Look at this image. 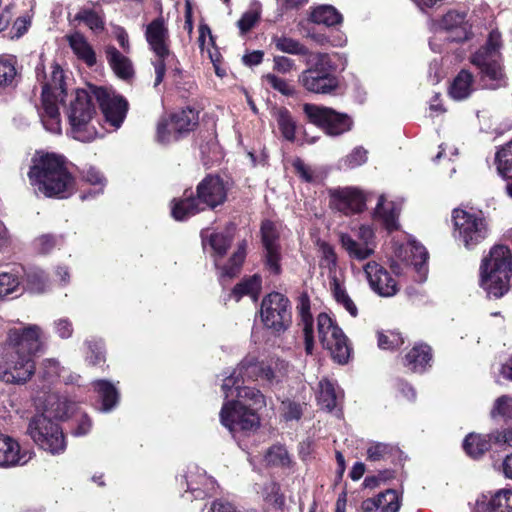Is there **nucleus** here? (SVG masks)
<instances>
[{
  "instance_id": "nucleus-1",
  "label": "nucleus",
  "mask_w": 512,
  "mask_h": 512,
  "mask_svg": "<svg viewBox=\"0 0 512 512\" xmlns=\"http://www.w3.org/2000/svg\"><path fill=\"white\" fill-rule=\"evenodd\" d=\"M30 184L47 197L66 198L74 191V178L61 156L36 154L28 172Z\"/></svg>"
},
{
  "instance_id": "nucleus-2",
  "label": "nucleus",
  "mask_w": 512,
  "mask_h": 512,
  "mask_svg": "<svg viewBox=\"0 0 512 512\" xmlns=\"http://www.w3.org/2000/svg\"><path fill=\"white\" fill-rule=\"evenodd\" d=\"M94 86L89 90L78 89L75 91L66 108V115L69 123L68 134L80 142H91L99 136L97 125L98 114L95 105V97L92 92Z\"/></svg>"
},
{
  "instance_id": "nucleus-3",
  "label": "nucleus",
  "mask_w": 512,
  "mask_h": 512,
  "mask_svg": "<svg viewBox=\"0 0 512 512\" xmlns=\"http://www.w3.org/2000/svg\"><path fill=\"white\" fill-rule=\"evenodd\" d=\"M50 74L40 73L37 68V79L42 86L41 107L38 108L39 117L44 128L53 134H61V118L58 103L63 101L66 93L63 70L59 65L50 67Z\"/></svg>"
},
{
  "instance_id": "nucleus-4",
  "label": "nucleus",
  "mask_w": 512,
  "mask_h": 512,
  "mask_svg": "<svg viewBox=\"0 0 512 512\" xmlns=\"http://www.w3.org/2000/svg\"><path fill=\"white\" fill-rule=\"evenodd\" d=\"M512 255L508 247L495 245L480 267V285L490 297H502L509 290Z\"/></svg>"
},
{
  "instance_id": "nucleus-5",
  "label": "nucleus",
  "mask_w": 512,
  "mask_h": 512,
  "mask_svg": "<svg viewBox=\"0 0 512 512\" xmlns=\"http://www.w3.org/2000/svg\"><path fill=\"white\" fill-rule=\"evenodd\" d=\"M500 35L489 34L486 44L471 56V63L478 69L480 84L484 89L496 90L507 85L500 53Z\"/></svg>"
},
{
  "instance_id": "nucleus-6",
  "label": "nucleus",
  "mask_w": 512,
  "mask_h": 512,
  "mask_svg": "<svg viewBox=\"0 0 512 512\" xmlns=\"http://www.w3.org/2000/svg\"><path fill=\"white\" fill-rule=\"evenodd\" d=\"M335 71L336 66L331 57L325 53H318L310 67L301 72L298 82L308 92L331 94L339 87V79Z\"/></svg>"
},
{
  "instance_id": "nucleus-7",
  "label": "nucleus",
  "mask_w": 512,
  "mask_h": 512,
  "mask_svg": "<svg viewBox=\"0 0 512 512\" xmlns=\"http://www.w3.org/2000/svg\"><path fill=\"white\" fill-rule=\"evenodd\" d=\"M233 229H228L226 233H213L209 236L208 241H206V236L203 235L204 247L206 248L209 245L213 251L215 266L220 270L219 277L221 281L225 278H233L238 273L246 255L245 243H242L230 258L229 263L222 265V257L232 242Z\"/></svg>"
},
{
  "instance_id": "nucleus-8",
  "label": "nucleus",
  "mask_w": 512,
  "mask_h": 512,
  "mask_svg": "<svg viewBox=\"0 0 512 512\" xmlns=\"http://www.w3.org/2000/svg\"><path fill=\"white\" fill-rule=\"evenodd\" d=\"M261 320L264 326L274 335L283 334L292 323L290 302L279 292L265 296L261 303Z\"/></svg>"
},
{
  "instance_id": "nucleus-9",
  "label": "nucleus",
  "mask_w": 512,
  "mask_h": 512,
  "mask_svg": "<svg viewBox=\"0 0 512 512\" xmlns=\"http://www.w3.org/2000/svg\"><path fill=\"white\" fill-rule=\"evenodd\" d=\"M318 337L322 346L327 349L334 361L346 364L350 358L351 347L348 339L329 315L320 313L317 317Z\"/></svg>"
},
{
  "instance_id": "nucleus-10",
  "label": "nucleus",
  "mask_w": 512,
  "mask_h": 512,
  "mask_svg": "<svg viewBox=\"0 0 512 512\" xmlns=\"http://www.w3.org/2000/svg\"><path fill=\"white\" fill-rule=\"evenodd\" d=\"M28 433L41 449L51 454H60L66 448L61 428L44 414L36 415L30 420Z\"/></svg>"
},
{
  "instance_id": "nucleus-11",
  "label": "nucleus",
  "mask_w": 512,
  "mask_h": 512,
  "mask_svg": "<svg viewBox=\"0 0 512 512\" xmlns=\"http://www.w3.org/2000/svg\"><path fill=\"white\" fill-rule=\"evenodd\" d=\"M453 221L455 237L467 249L473 248L487 237L488 228L481 213L455 209Z\"/></svg>"
},
{
  "instance_id": "nucleus-12",
  "label": "nucleus",
  "mask_w": 512,
  "mask_h": 512,
  "mask_svg": "<svg viewBox=\"0 0 512 512\" xmlns=\"http://www.w3.org/2000/svg\"><path fill=\"white\" fill-rule=\"evenodd\" d=\"M303 112L308 120L320 127L326 134L338 136L351 130L353 121L344 113H339L332 108L306 103Z\"/></svg>"
},
{
  "instance_id": "nucleus-13",
  "label": "nucleus",
  "mask_w": 512,
  "mask_h": 512,
  "mask_svg": "<svg viewBox=\"0 0 512 512\" xmlns=\"http://www.w3.org/2000/svg\"><path fill=\"white\" fill-rule=\"evenodd\" d=\"M220 421L234 436L239 432L255 431L260 424L259 417L252 408L228 399L220 411Z\"/></svg>"
},
{
  "instance_id": "nucleus-14",
  "label": "nucleus",
  "mask_w": 512,
  "mask_h": 512,
  "mask_svg": "<svg viewBox=\"0 0 512 512\" xmlns=\"http://www.w3.org/2000/svg\"><path fill=\"white\" fill-rule=\"evenodd\" d=\"M7 341L13 350L33 358L36 354L43 352L45 348L44 331L36 324L10 329L7 334Z\"/></svg>"
},
{
  "instance_id": "nucleus-15",
  "label": "nucleus",
  "mask_w": 512,
  "mask_h": 512,
  "mask_svg": "<svg viewBox=\"0 0 512 512\" xmlns=\"http://www.w3.org/2000/svg\"><path fill=\"white\" fill-rule=\"evenodd\" d=\"M34 373V358L13 349L0 363V380L7 384H24Z\"/></svg>"
},
{
  "instance_id": "nucleus-16",
  "label": "nucleus",
  "mask_w": 512,
  "mask_h": 512,
  "mask_svg": "<svg viewBox=\"0 0 512 512\" xmlns=\"http://www.w3.org/2000/svg\"><path fill=\"white\" fill-rule=\"evenodd\" d=\"M92 92L99 104L107 123L115 129H118L127 114L128 102L113 91H109L103 87H93Z\"/></svg>"
},
{
  "instance_id": "nucleus-17",
  "label": "nucleus",
  "mask_w": 512,
  "mask_h": 512,
  "mask_svg": "<svg viewBox=\"0 0 512 512\" xmlns=\"http://www.w3.org/2000/svg\"><path fill=\"white\" fill-rule=\"evenodd\" d=\"M328 193L330 207L345 216L360 213L365 209V196L357 188L337 187L329 189Z\"/></svg>"
},
{
  "instance_id": "nucleus-18",
  "label": "nucleus",
  "mask_w": 512,
  "mask_h": 512,
  "mask_svg": "<svg viewBox=\"0 0 512 512\" xmlns=\"http://www.w3.org/2000/svg\"><path fill=\"white\" fill-rule=\"evenodd\" d=\"M146 40L150 50L154 53L151 63L155 72L154 87H157L162 83L166 67L173 61L174 55L170 51L168 34H146Z\"/></svg>"
},
{
  "instance_id": "nucleus-19",
  "label": "nucleus",
  "mask_w": 512,
  "mask_h": 512,
  "mask_svg": "<svg viewBox=\"0 0 512 512\" xmlns=\"http://www.w3.org/2000/svg\"><path fill=\"white\" fill-rule=\"evenodd\" d=\"M230 376L239 383H244L245 380H260L267 385H273L279 381L277 373L269 365L258 362L254 356L245 357Z\"/></svg>"
},
{
  "instance_id": "nucleus-20",
  "label": "nucleus",
  "mask_w": 512,
  "mask_h": 512,
  "mask_svg": "<svg viewBox=\"0 0 512 512\" xmlns=\"http://www.w3.org/2000/svg\"><path fill=\"white\" fill-rule=\"evenodd\" d=\"M222 391L225 399L232 398L231 400L244 404L245 407L252 408L254 411L265 404L264 396L258 389L241 386L237 380L233 379V376L224 379Z\"/></svg>"
},
{
  "instance_id": "nucleus-21",
  "label": "nucleus",
  "mask_w": 512,
  "mask_h": 512,
  "mask_svg": "<svg viewBox=\"0 0 512 512\" xmlns=\"http://www.w3.org/2000/svg\"><path fill=\"white\" fill-rule=\"evenodd\" d=\"M227 187L219 176L209 175L197 186V200L201 206L215 208L225 202Z\"/></svg>"
},
{
  "instance_id": "nucleus-22",
  "label": "nucleus",
  "mask_w": 512,
  "mask_h": 512,
  "mask_svg": "<svg viewBox=\"0 0 512 512\" xmlns=\"http://www.w3.org/2000/svg\"><path fill=\"white\" fill-rule=\"evenodd\" d=\"M395 256L407 266L413 267L418 274V281L423 282L426 280L428 252L424 246L415 240L409 241L407 245L401 246L396 250Z\"/></svg>"
},
{
  "instance_id": "nucleus-23",
  "label": "nucleus",
  "mask_w": 512,
  "mask_h": 512,
  "mask_svg": "<svg viewBox=\"0 0 512 512\" xmlns=\"http://www.w3.org/2000/svg\"><path fill=\"white\" fill-rule=\"evenodd\" d=\"M364 272L373 291L383 297L394 296L398 291L396 280L375 261L364 266Z\"/></svg>"
},
{
  "instance_id": "nucleus-24",
  "label": "nucleus",
  "mask_w": 512,
  "mask_h": 512,
  "mask_svg": "<svg viewBox=\"0 0 512 512\" xmlns=\"http://www.w3.org/2000/svg\"><path fill=\"white\" fill-rule=\"evenodd\" d=\"M262 242L265 248L266 265L269 270L278 274L280 267V246L278 243V230L275 223L266 220L261 226Z\"/></svg>"
},
{
  "instance_id": "nucleus-25",
  "label": "nucleus",
  "mask_w": 512,
  "mask_h": 512,
  "mask_svg": "<svg viewBox=\"0 0 512 512\" xmlns=\"http://www.w3.org/2000/svg\"><path fill=\"white\" fill-rule=\"evenodd\" d=\"M32 458V453L22 450L19 443L12 437L0 433V467L11 468L23 466Z\"/></svg>"
},
{
  "instance_id": "nucleus-26",
  "label": "nucleus",
  "mask_w": 512,
  "mask_h": 512,
  "mask_svg": "<svg viewBox=\"0 0 512 512\" xmlns=\"http://www.w3.org/2000/svg\"><path fill=\"white\" fill-rule=\"evenodd\" d=\"M296 309L300 319L299 325L302 326L304 333L305 351L307 354H312L314 348L313 318L310 312V299L307 293L299 295Z\"/></svg>"
},
{
  "instance_id": "nucleus-27",
  "label": "nucleus",
  "mask_w": 512,
  "mask_h": 512,
  "mask_svg": "<svg viewBox=\"0 0 512 512\" xmlns=\"http://www.w3.org/2000/svg\"><path fill=\"white\" fill-rule=\"evenodd\" d=\"M400 498L393 489H387L374 498H368L362 502V512H398Z\"/></svg>"
},
{
  "instance_id": "nucleus-28",
  "label": "nucleus",
  "mask_w": 512,
  "mask_h": 512,
  "mask_svg": "<svg viewBox=\"0 0 512 512\" xmlns=\"http://www.w3.org/2000/svg\"><path fill=\"white\" fill-rule=\"evenodd\" d=\"M400 210V204L388 201L384 195H381L375 208L374 218L391 232L398 229Z\"/></svg>"
},
{
  "instance_id": "nucleus-29",
  "label": "nucleus",
  "mask_w": 512,
  "mask_h": 512,
  "mask_svg": "<svg viewBox=\"0 0 512 512\" xmlns=\"http://www.w3.org/2000/svg\"><path fill=\"white\" fill-rule=\"evenodd\" d=\"M343 397L342 390L332 381L322 379L317 393L318 404L327 411L335 409Z\"/></svg>"
},
{
  "instance_id": "nucleus-30",
  "label": "nucleus",
  "mask_w": 512,
  "mask_h": 512,
  "mask_svg": "<svg viewBox=\"0 0 512 512\" xmlns=\"http://www.w3.org/2000/svg\"><path fill=\"white\" fill-rule=\"evenodd\" d=\"M339 240L349 257L358 261L369 258L374 253L376 247V244H365L364 242L357 241L347 233H340Z\"/></svg>"
},
{
  "instance_id": "nucleus-31",
  "label": "nucleus",
  "mask_w": 512,
  "mask_h": 512,
  "mask_svg": "<svg viewBox=\"0 0 512 512\" xmlns=\"http://www.w3.org/2000/svg\"><path fill=\"white\" fill-rule=\"evenodd\" d=\"M431 348L427 345L414 346L405 356V366L412 372L425 371L431 361Z\"/></svg>"
},
{
  "instance_id": "nucleus-32",
  "label": "nucleus",
  "mask_w": 512,
  "mask_h": 512,
  "mask_svg": "<svg viewBox=\"0 0 512 512\" xmlns=\"http://www.w3.org/2000/svg\"><path fill=\"white\" fill-rule=\"evenodd\" d=\"M106 55L111 68L119 78L126 80L133 76V65L128 57L112 46L107 47Z\"/></svg>"
},
{
  "instance_id": "nucleus-33",
  "label": "nucleus",
  "mask_w": 512,
  "mask_h": 512,
  "mask_svg": "<svg viewBox=\"0 0 512 512\" xmlns=\"http://www.w3.org/2000/svg\"><path fill=\"white\" fill-rule=\"evenodd\" d=\"M309 19L315 24L334 27L341 24L343 17L332 5H320L311 11Z\"/></svg>"
},
{
  "instance_id": "nucleus-34",
  "label": "nucleus",
  "mask_w": 512,
  "mask_h": 512,
  "mask_svg": "<svg viewBox=\"0 0 512 512\" xmlns=\"http://www.w3.org/2000/svg\"><path fill=\"white\" fill-rule=\"evenodd\" d=\"M473 74L468 70H461L454 78L449 94L455 100H463L470 96L473 91Z\"/></svg>"
},
{
  "instance_id": "nucleus-35",
  "label": "nucleus",
  "mask_w": 512,
  "mask_h": 512,
  "mask_svg": "<svg viewBox=\"0 0 512 512\" xmlns=\"http://www.w3.org/2000/svg\"><path fill=\"white\" fill-rule=\"evenodd\" d=\"M67 39L72 51L80 60L88 66H93L96 63L95 52L83 34H69Z\"/></svg>"
},
{
  "instance_id": "nucleus-36",
  "label": "nucleus",
  "mask_w": 512,
  "mask_h": 512,
  "mask_svg": "<svg viewBox=\"0 0 512 512\" xmlns=\"http://www.w3.org/2000/svg\"><path fill=\"white\" fill-rule=\"evenodd\" d=\"M492 439L495 440V434L481 435L471 433L465 438L463 448L469 456L478 458L490 449Z\"/></svg>"
},
{
  "instance_id": "nucleus-37",
  "label": "nucleus",
  "mask_w": 512,
  "mask_h": 512,
  "mask_svg": "<svg viewBox=\"0 0 512 512\" xmlns=\"http://www.w3.org/2000/svg\"><path fill=\"white\" fill-rule=\"evenodd\" d=\"M94 390L102 401V411L109 412L118 404L119 393L111 382L97 380L94 382Z\"/></svg>"
},
{
  "instance_id": "nucleus-38",
  "label": "nucleus",
  "mask_w": 512,
  "mask_h": 512,
  "mask_svg": "<svg viewBox=\"0 0 512 512\" xmlns=\"http://www.w3.org/2000/svg\"><path fill=\"white\" fill-rule=\"evenodd\" d=\"M169 119L175 132H188L198 123V111L187 107L173 113Z\"/></svg>"
},
{
  "instance_id": "nucleus-39",
  "label": "nucleus",
  "mask_w": 512,
  "mask_h": 512,
  "mask_svg": "<svg viewBox=\"0 0 512 512\" xmlns=\"http://www.w3.org/2000/svg\"><path fill=\"white\" fill-rule=\"evenodd\" d=\"M187 487L195 498H202L211 495L215 490V481L208 477L205 472L199 474L197 479H194L190 473L186 476Z\"/></svg>"
},
{
  "instance_id": "nucleus-40",
  "label": "nucleus",
  "mask_w": 512,
  "mask_h": 512,
  "mask_svg": "<svg viewBox=\"0 0 512 512\" xmlns=\"http://www.w3.org/2000/svg\"><path fill=\"white\" fill-rule=\"evenodd\" d=\"M202 210L204 207L200 205L197 198L189 197L178 201L174 200L172 216L178 221H183Z\"/></svg>"
},
{
  "instance_id": "nucleus-41",
  "label": "nucleus",
  "mask_w": 512,
  "mask_h": 512,
  "mask_svg": "<svg viewBox=\"0 0 512 512\" xmlns=\"http://www.w3.org/2000/svg\"><path fill=\"white\" fill-rule=\"evenodd\" d=\"M40 373L42 378L49 383H53L58 378H62L66 384L74 383L79 377L71 375L66 377L64 375L66 370L63 367H60L59 362L55 359H45L42 362V370Z\"/></svg>"
},
{
  "instance_id": "nucleus-42",
  "label": "nucleus",
  "mask_w": 512,
  "mask_h": 512,
  "mask_svg": "<svg viewBox=\"0 0 512 512\" xmlns=\"http://www.w3.org/2000/svg\"><path fill=\"white\" fill-rule=\"evenodd\" d=\"M260 289L261 278L257 275H253L237 284L232 290L230 296L233 297L236 301H239L243 296L248 295L255 301L258 297Z\"/></svg>"
},
{
  "instance_id": "nucleus-43",
  "label": "nucleus",
  "mask_w": 512,
  "mask_h": 512,
  "mask_svg": "<svg viewBox=\"0 0 512 512\" xmlns=\"http://www.w3.org/2000/svg\"><path fill=\"white\" fill-rule=\"evenodd\" d=\"M17 60L13 56H0V89L13 86L17 77Z\"/></svg>"
},
{
  "instance_id": "nucleus-44",
  "label": "nucleus",
  "mask_w": 512,
  "mask_h": 512,
  "mask_svg": "<svg viewBox=\"0 0 512 512\" xmlns=\"http://www.w3.org/2000/svg\"><path fill=\"white\" fill-rule=\"evenodd\" d=\"M262 13V5L257 0H252L248 9L242 14L237 22L240 32H248L259 22Z\"/></svg>"
},
{
  "instance_id": "nucleus-45",
  "label": "nucleus",
  "mask_w": 512,
  "mask_h": 512,
  "mask_svg": "<svg viewBox=\"0 0 512 512\" xmlns=\"http://www.w3.org/2000/svg\"><path fill=\"white\" fill-rule=\"evenodd\" d=\"M274 117L282 136L288 141H293L295 139L296 123L290 112L286 108H279L275 111Z\"/></svg>"
},
{
  "instance_id": "nucleus-46",
  "label": "nucleus",
  "mask_w": 512,
  "mask_h": 512,
  "mask_svg": "<svg viewBox=\"0 0 512 512\" xmlns=\"http://www.w3.org/2000/svg\"><path fill=\"white\" fill-rule=\"evenodd\" d=\"M489 512H512V488L499 489L490 497Z\"/></svg>"
},
{
  "instance_id": "nucleus-47",
  "label": "nucleus",
  "mask_w": 512,
  "mask_h": 512,
  "mask_svg": "<svg viewBox=\"0 0 512 512\" xmlns=\"http://www.w3.org/2000/svg\"><path fill=\"white\" fill-rule=\"evenodd\" d=\"M441 28L448 32L454 30L468 32L471 27L468 26L466 21V13L459 11H449L442 18Z\"/></svg>"
},
{
  "instance_id": "nucleus-48",
  "label": "nucleus",
  "mask_w": 512,
  "mask_h": 512,
  "mask_svg": "<svg viewBox=\"0 0 512 512\" xmlns=\"http://www.w3.org/2000/svg\"><path fill=\"white\" fill-rule=\"evenodd\" d=\"M273 43L278 50L284 53L294 55H305L308 53V49L305 47V45L284 34L281 36H275L273 38Z\"/></svg>"
},
{
  "instance_id": "nucleus-49",
  "label": "nucleus",
  "mask_w": 512,
  "mask_h": 512,
  "mask_svg": "<svg viewBox=\"0 0 512 512\" xmlns=\"http://www.w3.org/2000/svg\"><path fill=\"white\" fill-rule=\"evenodd\" d=\"M265 461L270 466L288 467L291 463L286 448L282 445H274L265 454Z\"/></svg>"
},
{
  "instance_id": "nucleus-50",
  "label": "nucleus",
  "mask_w": 512,
  "mask_h": 512,
  "mask_svg": "<svg viewBox=\"0 0 512 512\" xmlns=\"http://www.w3.org/2000/svg\"><path fill=\"white\" fill-rule=\"evenodd\" d=\"M49 410L54 414L57 418H65L69 417L75 408V403L69 401L66 397H51L48 400Z\"/></svg>"
},
{
  "instance_id": "nucleus-51",
  "label": "nucleus",
  "mask_w": 512,
  "mask_h": 512,
  "mask_svg": "<svg viewBox=\"0 0 512 512\" xmlns=\"http://www.w3.org/2000/svg\"><path fill=\"white\" fill-rule=\"evenodd\" d=\"M258 493L261 494L267 503L275 507H281L284 504V497L280 494V487L272 480L266 481Z\"/></svg>"
},
{
  "instance_id": "nucleus-52",
  "label": "nucleus",
  "mask_w": 512,
  "mask_h": 512,
  "mask_svg": "<svg viewBox=\"0 0 512 512\" xmlns=\"http://www.w3.org/2000/svg\"><path fill=\"white\" fill-rule=\"evenodd\" d=\"M21 284L18 272H4L0 274V297L12 295L19 290Z\"/></svg>"
},
{
  "instance_id": "nucleus-53",
  "label": "nucleus",
  "mask_w": 512,
  "mask_h": 512,
  "mask_svg": "<svg viewBox=\"0 0 512 512\" xmlns=\"http://www.w3.org/2000/svg\"><path fill=\"white\" fill-rule=\"evenodd\" d=\"M333 295L337 303L340 304L352 317H356L358 315V309L354 301L337 281L334 282Z\"/></svg>"
},
{
  "instance_id": "nucleus-54",
  "label": "nucleus",
  "mask_w": 512,
  "mask_h": 512,
  "mask_svg": "<svg viewBox=\"0 0 512 512\" xmlns=\"http://www.w3.org/2000/svg\"><path fill=\"white\" fill-rule=\"evenodd\" d=\"M27 289L33 293L44 292L48 286L47 277L42 270H32L26 274Z\"/></svg>"
},
{
  "instance_id": "nucleus-55",
  "label": "nucleus",
  "mask_w": 512,
  "mask_h": 512,
  "mask_svg": "<svg viewBox=\"0 0 512 512\" xmlns=\"http://www.w3.org/2000/svg\"><path fill=\"white\" fill-rule=\"evenodd\" d=\"M495 161L500 174L512 172V140L497 151Z\"/></svg>"
},
{
  "instance_id": "nucleus-56",
  "label": "nucleus",
  "mask_w": 512,
  "mask_h": 512,
  "mask_svg": "<svg viewBox=\"0 0 512 512\" xmlns=\"http://www.w3.org/2000/svg\"><path fill=\"white\" fill-rule=\"evenodd\" d=\"M317 246L321 257V264L330 271L334 270L337 266V255L334 248L329 243L321 240L317 241Z\"/></svg>"
},
{
  "instance_id": "nucleus-57",
  "label": "nucleus",
  "mask_w": 512,
  "mask_h": 512,
  "mask_svg": "<svg viewBox=\"0 0 512 512\" xmlns=\"http://www.w3.org/2000/svg\"><path fill=\"white\" fill-rule=\"evenodd\" d=\"M82 176L87 183L95 187L93 190L94 194H100L103 192V189L106 185V179L98 169L95 167L84 169Z\"/></svg>"
},
{
  "instance_id": "nucleus-58",
  "label": "nucleus",
  "mask_w": 512,
  "mask_h": 512,
  "mask_svg": "<svg viewBox=\"0 0 512 512\" xmlns=\"http://www.w3.org/2000/svg\"><path fill=\"white\" fill-rule=\"evenodd\" d=\"M404 343L400 333L395 331H386L378 333V346L381 349H396Z\"/></svg>"
},
{
  "instance_id": "nucleus-59",
  "label": "nucleus",
  "mask_w": 512,
  "mask_h": 512,
  "mask_svg": "<svg viewBox=\"0 0 512 512\" xmlns=\"http://www.w3.org/2000/svg\"><path fill=\"white\" fill-rule=\"evenodd\" d=\"M493 418L501 417L505 419L512 418V398L508 396L499 397L493 406L491 411Z\"/></svg>"
},
{
  "instance_id": "nucleus-60",
  "label": "nucleus",
  "mask_w": 512,
  "mask_h": 512,
  "mask_svg": "<svg viewBox=\"0 0 512 512\" xmlns=\"http://www.w3.org/2000/svg\"><path fill=\"white\" fill-rule=\"evenodd\" d=\"M75 20L79 21L80 24H83L90 30L103 29V21L101 17L91 10H83L79 12Z\"/></svg>"
},
{
  "instance_id": "nucleus-61",
  "label": "nucleus",
  "mask_w": 512,
  "mask_h": 512,
  "mask_svg": "<svg viewBox=\"0 0 512 512\" xmlns=\"http://www.w3.org/2000/svg\"><path fill=\"white\" fill-rule=\"evenodd\" d=\"M198 41L202 53L206 51L213 65L218 64L220 60V53L216 48H214L215 40L213 34H200Z\"/></svg>"
},
{
  "instance_id": "nucleus-62",
  "label": "nucleus",
  "mask_w": 512,
  "mask_h": 512,
  "mask_svg": "<svg viewBox=\"0 0 512 512\" xmlns=\"http://www.w3.org/2000/svg\"><path fill=\"white\" fill-rule=\"evenodd\" d=\"M179 132H175L168 118H161L157 125V140L161 143H168L178 138Z\"/></svg>"
},
{
  "instance_id": "nucleus-63",
  "label": "nucleus",
  "mask_w": 512,
  "mask_h": 512,
  "mask_svg": "<svg viewBox=\"0 0 512 512\" xmlns=\"http://www.w3.org/2000/svg\"><path fill=\"white\" fill-rule=\"evenodd\" d=\"M263 80L274 90L280 92L285 96H292L295 92L294 88L283 78L274 74H267Z\"/></svg>"
},
{
  "instance_id": "nucleus-64",
  "label": "nucleus",
  "mask_w": 512,
  "mask_h": 512,
  "mask_svg": "<svg viewBox=\"0 0 512 512\" xmlns=\"http://www.w3.org/2000/svg\"><path fill=\"white\" fill-rule=\"evenodd\" d=\"M393 448L384 443H372L367 449V459L370 461L385 460L392 454Z\"/></svg>"
}]
</instances>
